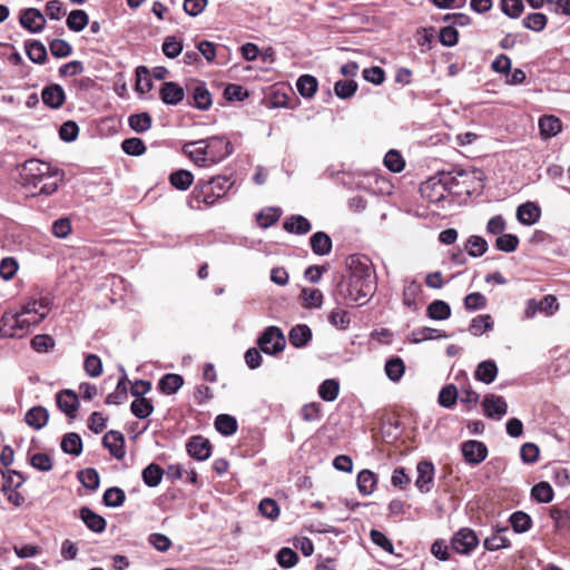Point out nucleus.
<instances>
[{"instance_id":"nucleus-4","label":"nucleus","mask_w":570,"mask_h":570,"mask_svg":"<svg viewBox=\"0 0 570 570\" xmlns=\"http://www.w3.org/2000/svg\"><path fill=\"white\" fill-rule=\"evenodd\" d=\"M345 263L348 269V276L346 278L376 283L373 265L368 257L354 254L350 255Z\"/></svg>"},{"instance_id":"nucleus-46","label":"nucleus","mask_w":570,"mask_h":570,"mask_svg":"<svg viewBox=\"0 0 570 570\" xmlns=\"http://www.w3.org/2000/svg\"><path fill=\"white\" fill-rule=\"evenodd\" d=\"M493 322L490 315H479L474 317L469 326V332L474 336H480L491 330Z\"/></svg>"},{"instance_id":"nucleus-60","label":"nucleus","mask_w":570,"mask_h":570,"mask_svg":"<svg viewBox=\"0 0 570 570\" xmlns=\"http://www.w3.org/2000/svg\"><path fill=\"white\" fill-rule=\"evenodd\" d=\"M328 321L333 326H335L340 330L347 328V326L351 323L348 313L341 308L333 309L328 316Z\"/></svg>"},{"instance_id":"nucleus-16","label":"nucleus","mask_w":570,"mask_h":570,"mask_svg":"<svg viewBox=\"0 0 570 570\" xmlns=\"http://www.w3.org/2000/svg\"><path fill=\"white\" fill-rule=\"evenodd\" d=\"M417 478L415 481L416 488L426 493L431 490V484L434 479V465L430 461H421L416 466Z\"/></svg>"},{"instance_id":"nucleus-5","label":"nucleus","mask_w":570,"mask_h":570,"mask_svg":"<svg viewBox=\"0 0 570 570\" xmlns=\"http://www.w3.org/2000/svg\"><path fill=\"white\" fill-rule=\"evenodd\" d=\"M257 344L266 354H277L285 348L286 340L277 326H268L259 336Z\"/></svg>"},{"instance_id":"nucleus-44","label":"nucleus","mask_w":570,"mask_h":570,"mask_svg":"<svg viewBox=\"0 0 570 570\" xmlns=\"http://www.w3.org/2000/svg\"><path fill=\"white\" fill-rule=\"evenodd\" d=\"M531 495L541 503H549L553 499L552 487L548 482H539L531 489Z\"/></svg>"},{"instance_id":"nucleus-28","label":"nucleus","mask_w":570,"mask_h":570,"mask_svg":"<svg viewBox=\"0 0 570 570\" xmlns=\"http://www.w3.org/2000/svg\"><path fill=\"white\" fill-rule=\"evenodd\" d=\"M48 419V411L42 406H35L24 415V422L35 430L42 429L47 424Z\"/></svg>"},{"instance_id":"nucleus-1","label":"nucleus","mask_w":570,"mask_h":570,"mask_svg":"<svg viewBox=\"0 0 570 570\" xmlns=\"http://www.w3.org/2000/svg\"><path fill=\"white\" fill-rule=\"evenodd\" d=\"M376 291V283L343 277L336 286L335 298L346 305H365Z\"/></svg>"},{"instance_id":"nucleus-54","label":"nucleus","mask_w":570,"mask_h":570,"mask_svg":"<svg viewBox=\"0 0 570 570\" xmlns=\"http://www.w3.org/2000/svg\"><path fill=\"white\" fill-rule=\"evenodd\" d=\"M384 164L393 173L402 171L405 166V161L402 155L394 149L386 153L384 157Z\"/></svg>"},{"instance_id":"nucleus-25","label":"nucleus","mask_w":570,"mask_h":570,"mask_svg":"<svg viewBox=\"0 0 570 570\" xmlns=\"http://www.w3.org/2000/svg\"><path fill=\"white\" fill-rule=\"evenodd\" d=\"M283 228L291 234L305 235L311 230L312 225L304 216L292 215L284 222Z\"/></svg>"},{"instance_id":"nucleus-56","label":"nucleus","mask_w":570,"mask_h":570,"mask_svg":"<svg viewBox=\"0 0 570 570\" xmlns=\"http://www.w3.org/2000/svg\"><path fill=\"white\" fill-rule=\"evenodd\" d=\"M357 90V83L354 80H340L334 86V91L337 97L347 99L354 96Z\"/></svg>"},{"instance_id":"nucleus-37","label":"nucleus","mask_w":570,"mask_h":570,"mask_svg":"<svg viewBox=\"0 0 570 570\" xmlns=\"http://www.w3.org/2000/svg\"><path fill=\"white\" fill-rule=\"evenodd\" d=\"M505 531H508V528H503L497 533L487 538L483 542V547L489 551H497L508 548L510 546V540L505 535L501 534V532Z\"/></svg>"},{"instance_id":"nucleus-39","label":"nucleus","mask_w":570,"mask_h":570,"mask_svg":"<svg viewBox=\"0 0 570 570\" xmlns=\"http://www.w3.org/2000/svg\"><path fill=\"white\" fill-rule=\"evenodd\" d=\"M61 449L63 452L79 455L82 451V441L77 433H68L61 441Z\"/></svg>"},{"instance_id":"nucleus-63","label":"nucleus","mask_w":570,"mask_h":570,"mask_svg":"<svg viewBox=\"0 0 570 570\" xmlns=\"http://www.w3.org/2000/svg\"><path fill=\"white\" fill-rule=\"evenodd\" d=\"M160 98L165 104H178V86L175 82H165L160 90Z\"/></svg>"},{"instance_id":"nucleus-8","label":"nucleus","mask_w":570,"mask_h":570,"mask_svg":"<svg viewBox=\"0 0 570 570\" xmlns=\"http://www.w3.org/2000/svg\"><path fill=\"white\" fill-rule=\"evenodd\" d=\"M475 532L469 528L460 529L451 540L452 549L461 554H470L478 546Z\"/></svg>"},{"instance_id":"nucleus-21","label":"nucleus","mask_w":570,"mask_h":570,"mask_svg":"<svg viewBox=\"0 0 570 570\" xmlns=\"http://www.w3.org/2000/svg\"><path fill=\"white\" fill-rule=\"evenodd\" d=\"M42 101L46 106L57 109L65 102V91L59 85H51L42 90Z\"/></svg>"},{"instance_id":"nucleus-17","label":"nucleus","mask_w":570,"mask_h":570,"mask_svg":"<svg viewBox=\"0 0 570 570\" xmlns=\"http://www.w3.org/2000/svg\"><path fill=\"white\" fill-rule=\"evenodd\" d=\"M204 145H205L204 140L186 142L183 146V151L196 165L206 167V166H210V164H209V160L207 159V157L205 155L206 149H204Z\"/></svg>"},{"instance_id":"nucleus-42","label":"nucleus","mask_w":570,"mask_h":570,"mask_svg":"<svg viewBox=\"0 0 570 570\" xmlns=\"http://www.w3.org/2000/svg\"><path fill=\"white\" fill-rule=\"evenodd\" d=\"M459 391L455 385L448 384L439 393V404L445 409H451L456 404Z\"/></svg>"},{"instance_id":"nucleus-53","label":"nucleus","mask_w":570,"mask_h":570,"mask_svg":"<svg viewBox=\"0 0 570 570\" xmlns=\"http://www.w3.org/2000/svg\"><path fill=\"white\" fill-rule=\"evenodd\" d=\"M519 238L513 234H501L495 240L497 249L504 253H512L518 248Z\"/></svg>"},{"instance_id":"nucleus-18","label":"nucleus","mask_w":570,"mask_h":570,"mask_svg":"<svg viewBox=\"0 0 570 570\" xmlns=\"http://www.w3.org/2000/svg\"><path fill=\"white\" fill-rule=\"evenodd\" d=\"M79 517L87 525V528L96 533L105 531L107 522L104 517L97 514L88 507H83L79 510Z\"/></svg>"},{"instance_id":"nucleus-35","label":"nucleus","mask_w":570,"mask_h":570,"mask_svg":"<svg viewBox=\"0 0 570 570\" xmlns=\"http://www.w3.org/2000/svg\"><path fill=\"white\" fill-rule=\"evenodd\" d=\"M153 89L151 73L145 66L136 69V90L140 94H147Z\"/></svg>"},{"instance_id":"nucleus-62","label":"nucleus","mask_w":570,"mask_h":570,"mask_svg":"<svg viewBox=\"0 0 570 570\" xmlns=\"http://www.w3.org/2000/svg\"><path fill=\"white\" fill-rule=\"evenodd\" d=\"M86 373L91 377H97L102 373V363L99 356L89 354L83 363Z\"/></svg>"},{"instance_id":"nucleus-55","label":"nucleus","mask_w":570,"mask_h":570,"mask_svg":"<svg viewBox=\"0 0 570 570\" xmlns=\"http://www.w3.org/2000/svg\"><path fill=\"white\" fill-rule=\"evenodd\" d=\"M122 150L130 156H140L145 154L146 146L140 138H128L125 139L121 144Z\"/></svg>"},{"instance_id":"nucleus-49","label":"nucleus","mask_w":570,"mask_h":570,"mask_svg":"<svg viewBox=\"0 0 570 570\" xmlns=\"http://www.w3.org/2000/svg\"><path fill=\"white\" fill-rule=\"evenodd\" d=\"M301 297L307 308L321 307L323 303V294L317 288H303Z\"/></svg>"},{"instance_id":"nucleus-47","label":"nucleus","mask_w":570,"mask_h":570,"mask_svg":"<svg viewBox=\"0 0 570 570\" xmlns=\"http://www.w3.org/2000/svg\"><path fill=\"white\" fill-rule=\"evenodd\" d=\"M125 499L126 494L124 490L117 487L107 489L102 497L105 505L111 508L120 507L125 502Z\"/></svg>"},{"instance_id":"nucleus-61","label":"nucleus","mask_w":570,"mask_h":570,"mask_svg":"<svg viewBox=\"0 0 570 570\" xmlns=\"http://www.w3.org/2000/svg\"><path fill=\"white\" fill-rule=\"evenodd\" d=\"M298 561V554L291 548H282L277 553V562L283 568H292Z\"/></svg>"},{"instance_id":"nucleus-43","label":"nucleus","mask_w":570,"mask_h":570,"mask_svg":"<svg viewBox=\"0 0 570 570\" xmlns=\"http://www.w3.org/2000/svg\"><path fill=\"white\" fill-rule=\"evenodd\" d=\"M468 254L472 257H480L488 250V243L480 236L472 235L465 244Z\"/></svg>"},{"instance_id":"nucleus-29","label":"nucleus","mask_w":570,"mask_h":570,"mask_svg":"<svg viewBox=\"0 0 570 570\" xmlns=\"http://www.w3.org/2000/svg\"><path fill=\"white\" fill-rule=\"evenodd\" d=\"M498 375V366L494 361H483L481 362L474 373V376L478 381L484 384H491Z\"/></svg>"},{"instance_id":"nucleus-45","label":"nucleus","mask_w":570,"mask_h":570,"mask_svg":"<svg viewBox=\"0 0 570 570\" xmlns=\"http://www.w3.org/2000/svg\"><path fill=\"white\" fill-rule=\"evenodd\" d=\"M129 127L136 132H145L151 127V117L148 112L131 115L128 118Z\"/></svg>"},{"instance_id":"nucleus-13","label":"nucleus","mask_w":570,"mask_h":570,"mask_svg":"<svg viewBox=\"0 0 570 570\" xmlns=\"http://www.w3.org/2000/svg\"><path fill=\"white\" fill-rule=\"evenodd\" d=\"M218 198L208 189V185L205 184L202 187L196 186L191 195L187 199V206L190 209H200L202 204L205 206L213 205Z\"/></svg>"},{"instance_id":"nucleus-9","label":"nucleus","mask_w":570,"mask_h":570,"mask_svg":"<svg viewBox=\"0 0 570 570\" xmlns=\"http://www.w3.org/2000/svg\"><path fill=\"white\" fill-rule=\"evenodd\" d=\"M420 191L431 203L441 202L449 193L446 186L443 185L441 173L423 183Z\"/></svg>"},{"instance_id":"nucleus-48","label":"nucleus","mask_w":570,"mask_h":570,"mask_svg":"<svg viewBox=\"0 0 570 570\" xmlns=\"http://www.w3.org/2000/svg\"><path fill=\"white\" fill-rule=\"evenodd\" d=\"M340 392V384L335 380H325L318 389L320 396L327 402L334 401Z\"/></svg>"},{"instance_id":"nucleus-31","label":"nucleus","mask_w":570,"mask_h":570,"mask_svg":"<svg viewBox=\"0 0 570 570\" xmlns=\"http://www.w3.org/2000/svg\"><path fill=\"white\" fill-rule=\"evenodd\" d=\"M377 483L375 473L370 470H362L357 475V488L363 495L373 493Z\"/></svg>"},{"instance_id":"nucleus-6","label":"nucleus","mask_w":570,"mask_h":570,"mask_svg":"<svg viewBox=\"0 0 570 570\" xmlns=\"http://www.w3.org/2000/svg\"><path fill=\"white\" fill-rule=\"evenodd\" d=\"M204 149L209 164H217L224 160L233 153L230 141L225 137L214 136L204 140Z\"/></svg>"},{"instance_id":"nucleus-19","label":"nucleus","mask_w":570,"mask_h":570,"mask_svg":"<svg viewBox=\"0 0 570 570\" xmlns=\"http://www.w3.org/2000/svg\"><path fill=\"white\" fill-rule=\"evenodd\" d=\"M541 215V210L538 205L532 202H527L518 207L517 218L525 226L535 224Z\"/></svg>"},{"instance_id":"nucleus-58","label":"nucleus","mask_w":570,"mask_h":570,"mask_svg":"<svg viewBox=\"0 0 570 570\" xmlns=\"http://www.w3.org/2000/svg\"><path fill=\"white\" fill-rule=\"evenodd\" d=\"M81 484L90 490H96L99 487V474L92 469L88 468L79 473Z\"/></svg>"},{"instance_id":"nucleus-36","label":"nucleus","mask_w":570,"mask_h":570,"mask_svg":"<svg viewBox=\"0 0 570 570\" xmlns=\"http://www.w3.org/2000/svg\"><path fill=\"white\" fill-rule=\"evenodd\" d=\"M405 372V365L402 358L393 357L385 363V373L393 382H399Z\"/></svg>"},{"instance_id":"nucleus-22","label":"nucleus","mask_w":570,"mask_h":570,"mask_svg":"<svg viewBox=\"0 0 570 570\" xmlns=\"http://www.w3.org/2000/svg\"><path fill=\"white\" fill-rule=\"evenodd\" d=\"M57 404L63 413L73 417L79 405L78 396L75 392L66 390L57 394Z\"/></svg>"},{"instance_id":"nucleus-15","label":"nucleus","mask_w":570,"mask_h":570,"mask_svg":"<svg viewBox=\"0 0 570 570\" xmlns=\"http://www.w3.org/2000/svg\"><path fill=\"white\" fill-rule=\"evenodd\" d=\"M102 443L115 459H124L126 454L125 438L120 432L114 430L107 432L102 439Z\"/></svg>"},{"instance_id":"nucleus-32","label":"nucleus","mask_w":570,"mask_h":570,"mask_svg":"<svg viewBox=\"0 0 570 570\" xmlns=\"http://www.w3.org/2000/svg\"><path fill=\"white\" fill-rule=\"evenodd\" d=\"M317 79L311 75H303L296 81V88L304 98H312L317 91Z\"/></svg>"},{"instance_id":"nucleus-50","label":"nucleus","mask_w":570,"mask_h":570,"mask_svg":"<svg viewBox=\"0 0 570 570\" xmlns=\"http://www.w3.org/2000/svg\"><path fill=\"white\" fill-rule=\"evenodd\" d=\"M29 59L36 63H43L47 59L46 47L40 41H32L26 47Z\"/></svg>"},{"instance_id":"nucleus-59","label":"nucleus","mask_w":570,"mask_h":570,"mask_svg":"<svg viewBox=\"0 0 570 570\" xmlns=\"http://www.w3.org/2000/svg\"><path fill=\"white\" fill-rule=\"evenodd\" d=\"M279 217L281 213L277 208H267L258 213L257 222L263 228H268L274 225Z\"/></svg>"},{"instance_id":"nucleus-7","label":"nucleus","mask_w":570,"mask_h":570,"mask_svg":"<svg viewBox=\"0 0 570 570\" xmlns=\"http://www.w3.org/2000/svg\"><path fill=\"white\" fill-rule=\"evenodd\" d=\"M52 301L49 296H40L38 298H31L22 306V311L29 316L31 321H35V326L40 324L47 315L50 313Z\"/></svg>"},{"instance_id":"nucleus-51","label":"nucleus","mask_w":570,"mask_h":570,"mask_svg":"<svg viewBox=\"0 0 570 570\" xmlns=\"http://www.w3.org/2000/svg\"><path fill=\"white\" fill-rule=\"evenodd\" d=\"M163 478V469L151 463L142 471V480L148 487H157Z\"/></svg>"},{"instance_id":"nucleus-11","label":"nucleus","mask_w":570,"mask_h":570,"mask_svg":"<svg viewBox=\"0 0 570 570\" xmlns=\"http://www.w3.org/2000/svg\"><path fill=\"white\" fill-rule=\"evenodd\" d=\"M484 414L493 420H501L508 412L505 400L495 394H487L482 401Z\"/></svg>"},{"instance_id":"nucleus-64","label":"nucleus","mask_w":570,"mask_h":570,"mask_svg":"<svg viewBox=\"0 0 570 570\" xmlns=\"http://www.w3.org/2000/svg\"><path fill=\"white\" fill-rule=\"evenodd\" d=\"M258 510L264 517L272 520L276 519L279 515V507L277 502L269 498L263 499L261 501Z\"/></svg>"},{"instance_id":"nucleus-33","label":"nucleus","mask_w":570,"mask_h":570,"mask_svg":"<svg viewBox=\"0 0 570 570\" xmlns=\"http://www.w3.org/2000/svg\"><path fill=\"white\" fill-rule=\"evenodd\" d=\"M214 424L216 430L225 436L234 434L238 428L236 419L229 414L217 415Z\"/></svg>"},{"instance_id":"nucleus-20","label":"nucleus","mask_w":570,"mask_h":570,"mask_svg":"<svg viewBox=\"0 0 570 570\" xmlns=\"http://www.w3.org/2000/svg\"><path fill=\"white\" fill-rule=\"evenodd\" d=\"M312 340V331L305 324H297L288 333L289 344L296 348L304 347Z\"/></svg>"},{"instance_id":"nucleus-27","label":"nucleus","mask_w":570,"mask_h":570,"mask_svg":"<svg viewBox=\"0 0 570 570\" xmlns=\"http://www.w3.org/2000/svg\"><path fill=\"white\" fill-rule=\"evenodd\" d=\"M193 105L200 109L207 110L212 106V95L208 91L207 87L203 82H197L193 88L191 92Z\"/></svg>"},{"instance_id":"nucleus-41","label":"nucleus","mask_w":570,"mask_h":570,"mask_svg":"<svg viewBox=\"0 0 570 570\" xmlns=\"http://www.w3.org/2000/svg\"><path fill=\"white\" fill-rule=\"evenodd\" d=\"M208 189L216 196V198L223 197L233 186V181L229 177L219 176L213 178L208 183Z\"/></svg>"},{"instance_id":"nucleus-10","label":"nucleus","mask_w":570,"mask_h":570,"mask_svg":"<svg viewBox=\"0 0 570 570\" xmlns=\"http://www.w3.org/2000/svg\"><path fill=\"white\" fill-rule=\"evenodd\" d=\"M461 452L466 463L476 465L485 460L488 448L481 441L469 440L461 444Z\"/></svg>"},{"instance_id":"nucleus-3","label":"nucleus","mask_w":570,"mask_h":570,"mask_svg":"<svg viewBox=\"0 0 570 570\" xmlns=\"http://www.w3.org/2000/svg\"><path fill=\"white\" fill-rule=\"evenodd\" d=\"M35 327V321L21 309L20 312H7L0 320V333L6 337H23Z\"/></svg>"},{"instance_id":"nucleus-26","label":"nucleus","mask_w":570,"mask_h":570,"mask_svg":"<svg viewBox=\"0 0 570 570\" xmlns=\"http://www.w3.org/2000/svg\"><path fill=\"white\" fill-rule=\"evenodd\" d=\"M311 248L314 254L324 256L332 250V239L324 232H316L309 238Z\"/></svg>"},{"instance_id":"nucleus-57","label":"nucleus","mask_w":570,"mask_h":570,"mask_svg":"<svg viewBox=\"0 0 570 570\" xmlns=\"http://www.w3.org/2000/svg\"><path fill=\"white\" fill-rule=\"evenodd\" d=\"M547 24V17L543 13H530L523 19V26L533 31H541Z\"/></svg>"},{"instance_id":"nucleus-40","label":"nucleus","mask_w":570,"mask_h":570,"mask_svg":"<svg viewBox=\"0 0 570 570\" xmlns=\"http://www.w3.org/2000/svg\"><path fill=\"white\" fill-rule=\"evenodd\" d=\"M89 17L83 10H72L67 18V26L70 30L79 32L86 28Z\"/></svg>"},{"instance_id":"nucleus-12","label":"nucleus","mask_w":570,"mask_h":570,"mask_svg":"<svg viewBox=\"0 0 570 570\" xmlns=\"http://www.w3.org/2000/svg\"><path fill=\"white\" fill-rule=\"evenodd\" d=\"M186 450L191 458L204 461L209 458L212 445L208 439L196 435L187 442Z\"/></svg>"},{"instance_id":"nucleus-14","label":"nucleus","mask_w":570,"mask_h":570,"mask_svg":"<svg viewBox=\"0 0 570 570\" xmlns=\"http://www.w3.org/2000/svg\"><path fill=\"white\" fill-rule=\"evenodd\" d=\"M20 23L24 29L36 33L45 28L46 19L40 10L29 8L21 12Z\"/></svg>"},{"instance_id":"nucleus-23","label":"nucleus","mask_w":570,"mask_h":570,"mask_svg":"<svg viewBox=\"0 0 570 570\" xmlns=\"http://www.w3.org/2000/svg\"><path fill=\"white\" fill-rule=\"evenodd\" d=\"M540 135L544 139L557 136L562 129L561 120L556 116H542L539 119Z\"/></svg>"},{"instance_id":"nucleus-24","label":"nucleus","mask_w":570,"mask_h":570,"mask_svg":"<svg viewBox=\"0 0 570 570\" xmlns=\"http://www.w3.org/2000/svg\"><path fill=\"white\" fill-rule=\"evenodd\" d=\"M461 168H454L451 171H441L443 185L446 186L449 194L462 196L466 191L461 185V176L458 175Z\"/></svg>"},{"instance_id":"nucleus-34","label":"nucleus","mask_w":570,"mask_h":570,"mask_svg":"<svg viewBox=\"0 0 570 570\" xmlns=\"http://www.w3.org/2000/svg\"><path fill=\"white\" fill-rule=\"evenodd\" d=\"M428 316L435 321H444L451 316V308L448 303L435 299L428 306Z\"/></svg>"},{"instance_id":"nucleus-38","label":"nucleus","mask_w":570,"mask_h":570,"mask_svg":"<svg viewBox=\"0 0 570 570\" xmlns=\"http://www.w3.org/2000/svg\"><path fill=\"white\" fill-rule=\"evenodd\" d=\"M509 520H510L512 529L517 533L527 532L532 525V520H531L530 515L523 511L513 512L510 515Z\"/></svg>"},{"instance_id":"nucleus-52","label":"nucleus","mask_w":570,"mask_h":570,"mask_svg":"<svg viewBox=\"0 0 570 570\" xmlns=\"http://www.w3.org/2000/svg\"><path fill=\"white\" fill-rule=\"evenodd\" d=\"M130 410L136 417L146 419L151 414L153 405L147 399L137 397L132 401Z\"/></svg>"},{"instance_id":"nucleus-2","label":"nucleus","mask_w":570,"mask_h":570,"mask_svg":"<svg viewBox=\"0 0 570 570\" xmlns=\"http://www.w3.org/2000/svg\"><path fill=\"white\" fill-rule=\"evenodd\" d=\"M24 171L32 178V184L39 189V194L51 195L58 188V180L55 179L51 167L47 163L29 160L24 164Z\"/></svg>"},{"instance_id":"nucleus-30","label":"nucleus","mask_w":570,"mask_h":570,"mask_svg":"<svg viewBox=\"0 0 570 570\" xmlns=\"http://www.w3.org/2000/svg\"><path fill=\"white\" fill-rule=\"evenodd\" d=\"M422 293V285L415 279L405 281L403 288V304L411 309H416V299Z\"/></svg>"}]
</instances>
